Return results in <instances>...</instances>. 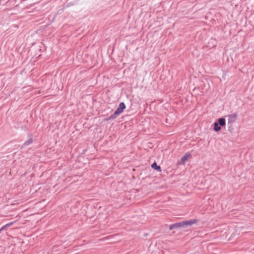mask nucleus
I'll return each mask as SVG.
<instances>
[{
    "mask_svg": "<svg viewBox=\"0 0 254 254\" xmlns=\"http://www.w3.org/2000/svg\"><path fill=\"white\" fill-rule=\"evenodd\" d=\"M198 220L193 219L187 221H183L180 222L175 223L169 226V230L177 229L179 228H186L188 226H191L192 224L196 223Z\"/></svg>",
    "mask_w": 254,
    "mask_h": 254,
    "instance_id": "obj_1",
    "label": "nucleus"
},
{
    "mask_svg": "<svg viewBox=\"0 0 254 254\" xmlns=\"http://www.w3.org/2000/svg\"><path fill=\"white\" fill-rule=\"evenodd\" d=\"M126 105L124 102L120 103L119 107L114 113L111 116L108 117L107 118L105 119V121L113 120L117 118V117L121 113H122L124 110L126 109Z\"/></svg>",
    "mask_w": 254,
    "mask_h": 254,
    "instance_id": "obj_2",
    "label": "nucleus"
},
{
    "mask_svg": "<svg viewBox=\"0 0 254 254\" xmlns=\"http://www.w3.org/2000/svg\"><path fill=\"white\" fill-rule=\"evenodd\" d=\"M226 117H228V124L231 126L237 119V113H235L233 114L228 115Z\"/></svg>",
    "mask_w": 254,
    "mask_h": 254,
    "instance_id": "obj_3",
    "label": "nucleus"
},
{
    "mask_svg": "<svg viewBox=\"0 0 254 254\" xmlns=\"http://www.w3.org/2000/svg\"><path fill=\"white\" fill-rule=\"evenodd\" d=\"M151 167L159 172H162V169L161 167L159 165H157L156 162H154L152 164Z\"/></svg>",
    "mask_w": 254,
    "mask_h": 254,
    "instance_id": "obj_4",
    "label": "nucleus"
},
{
    "mask_svg": "<svg viewBox=\"0 0 254 254\" xmlns=\"http://www.w3.org/2000/svg\"><path fill=\"white\" fill-rule=\"evenodd\" d=\"M190 156V154H186L183 157H182L181 162H180V164H184L186 161L188 159V158Z\"/></svg>",
    "mask_w": 254,
    "mask_h": 254,
    "instance_id": "obj_5",
    "label": "nucleus"
},
{
    "mask_svg": "<svg viewBox=\"0 0 254 254\" xmlns=\"http://www.w3.org/2000/svg\"><path fill=\"white\" fill-rule=\"evenodd\" d=\"M29 138L28 140L25 141V142L23 143L22 146L21 147V148H23L24 146H28L30 145L33 142V138L32 135H29Z\"/></svg>",
    "mask_w": 254,
    "mask_h": 254,
    "instance_id": "obj_6",
    "label": "nucleus"
},
{
    "mask_svg": "<svg viewBox=\"0 0 254 254\" xmlns=\"http://www.w3.org/2000/svg\"><path fill=\"white\" fill-rule=\"evenodd\" d=\"M217 123L220 127H224L226 125V121L224 118H219Z\"/></svg>",
    "mask_w": 254,
    "mask_h": 254,
    "instance_id": "obj_7",
    "label": "nucleus"
},
{
    "mask_svg": "<svg viewBox=\"0 0 254 254\" xmlns=\"http://www.w3.org/2000/svg\"><path fill=\"white\" fill-rule=\"evenodd\" d=\"M213 129L215 131H219L221 130V128L219 125L217 123V122H215L214 124H213Z\"/></svg>",
    "mask_w": 254,
    "mask_h": 254,
    "instance_id": "obj_8",
    "label": "nucleus"
},
{
    "mask_svg": "<svg viewBox=\"0 0 254 254\" xmlns=\"http://www.w3.org/2000/svg\"><path fill=\"white\" fill-rule=\"evenodd\" d=\"M14 223V222H11L9 223L6 224V225H5V226H6V228H7V227H9V226H11L12 225H13V224Z\"/></svg>",
    "mask_w": 254,
    "mask_h": 254,
    "instance_id": "obj_9",
    "label": "nucleus"
},
{
    "mask_svg": "<svg viewBox=\"0 0 254 254\" xmlns=\"http://www.w3.org/2000/svg\"><path fill=\"white\" fill-rule=\"evenodd\" d=\"M6 226H3L0 229V233L3 230H5L6 229Z\"/></svg>",
    "mask_w": 254,
    "mask_h": 254,
    "instance_id": "obj_10",
    "label": "nucleus"
}]
</instances>
